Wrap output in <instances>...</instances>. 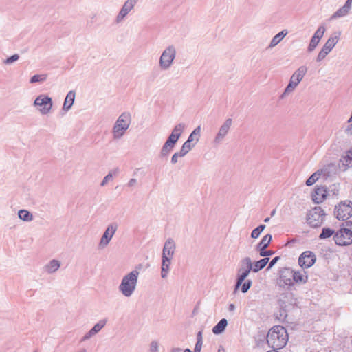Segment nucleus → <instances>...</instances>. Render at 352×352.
<instances>
[{"mask_svg":"<svg viewBox=\"0 0 352 352\" xmlns=\"http://www.w3.org/2000/svg\"><path fill=\"white\" fill-rule=\"evenodd\" d=\"M307 72V67L302 65L292 74L289 84L285 89L283 94L281 95V98H283L285 95L288 94L294 90L299 82L302 80Z\"/></svg>","mask_w":352,"mask_h":352,"instance_id":"6","label":"nucleus"},{"mask_svg":"<svg viewBox=\"0 0 352 352\" xmlns=\"http://www.w3.org/2000/svg\"><path fill=\"white\" fill-rule=\"evenodd\" d=\"M75 100V92L74 91H69L65 99L62 110L65 112H67L72 107Z\"/></svg>","mask_w":352,"mask_h":352,"instance_id":"20","label":"nucleus"},{"mask_svg":"<svg viewBox=\"0 0 352 352\" xmlns=\"http://www.w3.org/2000/svg\"><path fill=\"white\" fill-rule=\"evenodd\" d=\"M179 139V138H177L176 135H173V133H170V135L167 138L166 142L175 147V145L176 144Z\"/></svg>","mask_w":352,"mask_h":352,"instance_id":"43","label":"nucleus"},{"mask_svg":"<svg viewBox=\"0 0 352 352\" xmlns=\"http://www.w3.org/2000/svg\"><path fill=\"white\" fill-rule=\"evenodd\" d=\"M340 35L341 32L340 31L333 32L327 39L322 48L327 52L330 53L337 43L339 41Z\"/></svg>","mask_w":352,"mask_h":352,"instance_id":"17","label":"nucleus"},{"mask_svg":"<svg viewBox=\"0 0 352 352\" xmlns=\"http://www.w3.org/2000/svg\"><path fill=\"white\" fill-rule=\"evenodd\" d=\"M320 41L319 39H317L316 38L312 36L309 44L307 47V52L309 53L312 52L316 48Z\"/></svg>","mask_w":352,"mask_h":352,"instance_id":"38","label":"nucleus"},{"mask_svg":"<svg viewBox=\"0 0 352 352\" xmlns=\"http://www.w3.org/2000/svg\"><path fill=\"white\" fill-rule=\"evenodd\" d=\"M327 197V190L324 187H318L313 195V201L316 204L322 203Z\"/></svg>","mask_w":352,"mask_h":352,"instance_id":"19","label":"nucleus"},{"mask_svg":"<svg viewBox=\"0 0 352 352\" xmlns=\"http://www.w3.org/2000/svg\"><path fill=\"white\" fill-rule=\"evenodd\" d=\"M33 105L37 108L41 115H47L51 112L53 107L52 99L47 95L41 94L35 98Z\"/></svg>","mask_w":352,"mask_h":352,"instance_id":"7","label":"nucleus"},{"mask_svg":"<svg viewBox=\"0 0 352 352\" xmlns=\"http://www.w3.org/2000/svg\"><path fill=\"white\" fill-rule=\"evenodd\" d=\"M340 162L345 168L352 167V148L345 153L341 158Z\"/></svg>","mask_w":352,"mask_h":352,"instance_id":"24","label":"nucleus"},{"mask_svg":"<svg viewBox=\"0 0 352 352\" xmlns=\"http://www.w3.org/2000/svg\"><path fill=\"white\" fill-rule=\"evenodd\" d=\"M324 215L325 213L320 207H315L309 211L307 215V223L313 228H318L323 223Z\"/></svg>","mask_w":352,"mask_h":352,"instance_id":"10","label":"nucleus"},{"mask_svg":"<svg viewBox=\"0 0 352 352\" xmlns=\"http://www.w3.org/2000/svg\"><path fill=\"white\" fill-rule=\"evenodd\" d=\"M344 6H346V7H348L349 8H350L351 10L352 0H346L344 3Z\"/></svg>","mask_w":352,"mask_h":352,"instance_id":"54","label":"nucleus"},{"mask_svg":"<svg viewBox=\"0 0 352 352\" xmlns=\"http://www.w3.org/2000/svg\"><path fill=\"white\" fill-rule=\"evenodd\" d=\"M195 146V144H190L188 142H185L179 153L184 157Z\"/></svg>","mask_w":352,"mask_h":352,"instance_id":"36","label":"nucleus"},{"mask_svg":"<svg viewBox=\"0 0 352 352\" xmlns=\"http://www.w3.org/2000/svg\"><path fill=\"white\" fill-rule=\"evenodd\" d=\"M87 338V335H85V336H84V338H84V339H86Z\"/></svg>","mask_w":352,"mask_h":352,"instance_id":"63","label":"nucleus"},{"mask_svg":"<svg viewBox=\"0 0 352 352\" xmlns=\"http://www.w3.org/2000/svg\"><path fill=\"white\" fill-rule=\"evenodd\" d=\"M336 232L334 230L329 228H323L320 234L319 235L320 239H326L331 236H333Z\"/></svg>","mask_w":352,"mask_h":352,"instance_id":"33","label":"nucleus"},{"mask_svg":"<svg viewBox=\"0 0 352 352\" xmlns=\"http://www.w3.org/2000/svg\"><path fill=\"white\" fill-rule=\"evenodd\" d=\"M175 248L176 245L174 240L172 238H168L164 243L162 257L173 258Z\"/></svg>","mask_w":352,"mask_h":352,"instance_id":"16","label":"nucleus"},{"mask_svg":"<svg viewBox=\"0 0 352 352\" xmlns=\"http://www.w3.org/2000/svg\"><path fill=\"white\" fill-rule=\"evenodd\" d=\"M265 228V225H260L258 226L257 228H256L255 229H254L251 233V237L253 238V239H257L259 235L261 234V233L264 230V229Z\"/></svg>","mask_w":352,"mask_h":352,"instance_id":"39","label":"nucleus"},{"mask_svg":"<svg viewBox=\"0 0 352 352\" xmlns=\"http://www.w3.org/2000/svg\"><path fill=\"white\" fill-rule=\"evenodd\" d=\"M345 131H346V133L347 134L352 135V124H349V125L346 127V129Z\"/></svg>","mask_w":352,"mask_h":352,"instance_id":"53","label":"nucleus"},{"mask_svg":"<svg viewBox=\"0 0 352 352\" xmlns=\"http://www.w3.org/2000/svg\"><path fill=\"white\" fill-rule=\"evenodd\" d=\"M186 125L183 123L177 124L175 126L173 129L172 130L171 133L177 136V138H179L181 135L182 134Z\"/></svg>","mask_w":352,"mask_h":352,"instance_id":"35","label":"nucleus"},{"mask_svg":"<svg viewBox=\"0 0 352 352\" xmlns=\"http://www.w3.org/2000/svg\"><path fill=\"white\" fill-rule=\"evenodd\" d=\"M252 263L250 257L243 258L240 262V267L238 270L236 282L234 286V293L241 287L243 282L252 270Z\"/></svg>","mask_w":352,"mask_h":352,"instance_id":"4","label":"nucleus"},{"mask_svg":"<svg viewBox=\"0 0 352 352\" xmlns=\"http://www.w3.org/2000/svg\"><path fill=\"white\" fill-rule=\"evenodd\" d=\"M308 280V276L306 275V272L305 271H294V276H293V284L300 283L305 284Z\"/></svg>","mask_w":352,"mask_h":352,"instance_id":"21","label":"nucleus"},{"mask_svg":"<svg viewBox=\"0 0 352 352\" xmlns=\"http://www.w3.org/2000/svg\"><path fill=\"white\" fill-rule=\"evenodd\" d=\"M334 214L339 220L345 221L352 217V202L344 201L336 206Z\"/></svg>","mask_w":352,"mask_h":352,"instance_id":"8","label":"nucleus"},{"mask_svg":"<svg viewBox=\"0 0 352 352\" xmlns=\"http://www.w3.org/2000/svg\"><path fill=\"white\" fill-rule=\"evenodd\" d=\"M325 31V27L324 25H320L314 32L313 36L320 41V39L323 37Z\"/></svg>","mask_w":352,"mask_h":352,"instance_id":"40","label":"nucleus"},{"mask_svg":"<svg viewBox=\"0 0 352 352\" xmlns=\"http://www.w3.org/2000/svg\"><path fill=\"white\" fill-rule=\"evenodd\" d=\"M329 53L327 52V51H325L322 47L321 49V50L319 52L317 57H316V61L317 62H320L322 61L323 59L325 58V57L329 54Z\"/></svg>","mask_w":352,"mask_h":352,"instance_id":"44","label":"nucleus"},{"mask_svg":"<svg viewBox=\"0 0 352 352\" xmlns=\"http://www.w3.org/2000/svg\"><path fill=\"white\" fill-rule=\"evenodd\" d=\"M149 352H159V343L156 340H153L150 344Z\"/></svg>","mask_w":352,"mask_h":352,"instance_id":"45","label":"nucleus"},{"mask_svg":"<svg viewBox=\"0 0 352 352\" xmlns=\"http://www.w3.org/2000/svg\"><path fill=\"white\" fill-rule=\"evenodd\" d=\"M18 217L21 220L26 222H30L34 219L32 214L24 209L19 210Z\"/></svg>","mask_w":352,"mask_h":352,"instance_id":"31","label":"nucleus"},{"mask_svg":"<svg viewBox=\"0 0 352 352\" xmlns=\"http://www.w3.org/2000/svg\"><path fill=\"white\" fill-rule=\"evenodd\" d=\"M182 349L179 347H173L170 352H182Z\"/></svg>","mask_w":352,"mask_h":352,"instance_id":"55","label":"nucleus"},{"mask_svg":"<svg viewBox=\"0 0 352 352\" xmlns=\"http://www.w3.org/2000/svg\"><path fill=\"white\" fill-rule=\"evenodd\" d=\"M201 135V126H199L197 128H195L192 132L188 136L186 142H188L190 144H192L191 142L195 141L194 144H197L199 140V137Z\"/></svg>","mask_w":352,"mask_h":352,"instance_id":"27","label":"nucleus"},{"mask_svg":"<svg viewBox=\"0 0 352 352\" xmlns=\"http://www.w3.org/2000/svg\"><path fill=\"white\" fill-rule=\"evenodd\" d=\"M252 284V282L251 280H250V279L245 280L241 285V292L243 293H246L251 287Z\"/></svg>","mask_w":352,"mask_h":352,"instance_id":"41","label":"nucleus"},{"mask_svg":"<svg viewBox=\"0 0 352 352\" xmlns=\"http://www.w3.org/2000/svg\"><path fill=\"white\" fill-rule=\"evenodd\" d=\"M172 258L162 257V266H161V276L162 278L167 277Z\"/></svg>","mask_w":352,"mask_h":352,"instance_id":"22","label":"nucleus"},{"mask_svg":"<svg viewBox=\"0 0 352 352\" xmlns=\"http://www.w3.org/2000/svg\"><path fill=\"white\" fill-rule=\"evenodd\" d=\"M139 274L137 270H134L122 277L118 289L124 296L129 298L133 294L137 287Z\"/></svg>","mask_w":352,"mask_h":352,"instance_id":"2","label":"nucleus"},{"mask_svg":"<svg viewBox=\"0 0 352 352\" xmlns=\"http://www.w3.org/2000/svg\"><path fill=\"white\" fill-rule=\"evenodd\" d=\"M217 352H226V350L222 346H220L219 347Z\"/></svg>","mask_w":352,"mask_h":352,"instance_id":"58","label":"nucleus"},{"mask_svg":"<svg viewBox=\"0 0 352 352\" xmlns=\"http://www.w3.org/2000/svg\"><path fill=\"white\" fill-rule=\"evenodd\" d=\"M183 352H192L190 349H186Z\"/></svg>","mask_w":352,"mask_h":352,"instance_id":"60","label":"nucleus"},{"mask_svg":"<svg viewBox=\"0 0 352 352\" xmlns=\"http://www.w3.org/2000/svg\"><path fill=\"white\" fill-rule=\"evenodd\" d=\"M182 157L183 156L181 154H179V152L175 153L171 157V163L173 164H175L178 162L179 157Z\"/></svg>","mask_w":352,"mask_h":352,"instance_id":"48","label":"nucleus"},{"mask_svg":"<svg viewBox=\"0 0 352 352\" xmlns=\"http://www.w3.org/2000/svg\"><path fill=\"white\" fill-rule=\"evenodd\" d=\"M228 325V321L226 318H222L220 320L218 323L212 328L213 333L218 335L223 333L226 327Z\"/></svg>","mask_w":352,"mask_h":352,"instance_id":"26","label":"nucleus"},{"mask_svg":"<svg viewBox=\"0 0 352 352\" xmlns=\"http://www.w3.org/2000/svg\"><path fill=\"white\" fill-rule=\"evenodd\" d=\"M294 270L289 267H284L279 272V277L277 280V284L279 287L289 289L293 284Z\"/></svg>","mask_w":352,"mask_h":352,"instance_id":"9","label":"nucleus"},{"mask_svg":"<svg viewBox=\"0 0 352 352\" xmlns=\"http://www.w3.org/2000/svg\"><path fill=\"white\" fill-rule=\"evenodd\" d=\"M280 256H276L274 258H272V261L270 262V264L267 270L271 269L280 260Z\"/></svg>","mask_w":352,"mask_h":352,"instance_id":"49","label":"nucleus"},{"mask_svg":"<svg viewBox=\"0 0 352 352\" xmlns=\"http://www.w3.org/2000/svg\"><path fill=\"white\" fill-rule=\"evenodd\" d=\"M34 352H36V351H34Z\"/></svg>","mask_w":352,"mask_h":352,"instance_id":"64","label":"nucleus"},{"mask_svg":"<svg viewBox=\"0 0 352 352\" xmlns=\"http://www.w3.org/2000/svg\"><path fill=\"white\" fill-rule=\"evenodd\" d=\"M272 236L271 234H267L265 235L261 241L258 243L256 246V250H259L261 249H267L268 245L270 244Z\"/></svg>","mask_w":352,"mask_h":352,"instance_id":"28","label":"nucleus"},{"mask_svg":"<svg viewBox=\"0 0 352 352\" xmlns=\"http://www.w3.org/2000/svg\"><path fill=\"white\" fill-rule=\"evenodd\" d=\"M333 240L340 246L350 245L352 243V230L346 228H340L334 234Z\"/></svg>","mask_w":352,"mask_h":352,"instance_id":"11","label":"nucleus"},{"mask_svg":"<svg viewBox=\"0 0 352 352\" xmlns=\"http://www.w3.org/2000/svg\"><path fill=\"white\" fill-rule=\"evenodd\" d=\"M351 9L346 7V6H343L340 8H339L336 12H334L330 17V20H335L338 18L344 17L348 15L350 12Z\"/></svg>","mask_w":352,"mask_h":352,"instance_id":"23","label":"nucleus"},{"mask_svg":"<svg viewBox=\"0 0 352 352\" xmlns=\"http://www.w3.org/2000/svg\"><path fill=\"white\" fill-rule=\"evenodd\" d=\"M316 262V255L311 251H305L300 254L298 264L302 268H309Z\"/></svg>","mask_w":352,"mask_h":352,"instance_id":"15","label":"nucleus"},{"mask_svg":"<svg viewBox=\"0 0 352 352\" xmlns=\"http://www.w3.org/2000/svg\"><path fill=\"white\" fill-rule=\"evenodd\" d=\"M269 260L270 258H263L255 262L254 264H252V271L254 272H257L259 270L263 269L269 262Z\"/></svg>","mask_w":352,"mask_h":352,"instance_id":"29","label":"nucleus"},{"mask_svg":"<svg viewBox=\"0 0 352 352\" xmlns=\"http://www.w3.org/2000/svg\"><path fill=\"white\" fill-rule=\"evenodd\" d=\"M197 342L203 343L202 331H199L197 333Z\"/></svg>","mask_w":352,"mask_h":352,"instance_id":"52","label":"nucleus"},{"mask_svg":"<svg viewBox=\"0 0 352 352\" xmlns=\"http://www.w3.org/2000/svg\"><path fill=\"white\" fill-rule=\"evenodd\" d=\"M275 214H276V210H273L271 212L270 215H271V217H273L274 215H275Z\"/></svg>","mask_w":352,"mask_h":352,"instance_id":"59","label":"nucleus"},{"mask_svg":"<svg viewBox=\"0 0 352 352\" xmlns=\"http://www.w3.org/2000/svg\"><path fill=\"white\" fill-rule=\"evenodd\" d=\"M228 309H229V311H234L235 309L234 305V304H230Z\"/></svg>","mask_w":352,"mask_h":352,"instance_id":"57","label":"nucleus"},{"mask_svg":"<svg viewBox=\"0 0 352 352\" xmlns=\"http://www.w3.org/2000/svg\"><path fill=\"white\" fill-rule=\"evenodd\" d=\"M173 148H174V146H173L172 145H170L165 142L164 144L163 145V146L160 151V156L161 157H167L169 155V153L172 151Z\"/></svg>","mask_w":352,"mask_h":352,"instance_id":"34","label":"nucleus"},{"mask_svg":"<svg viewBox=\"0 0 352 352\" xmlns=\"http://www.w3.org/2000/svg\"><path fill=\"white\" fill-rule=\"evenodd\" d=\"M138 0H126L117 14L115 22L118 24L124 21L129 13L134 8Z\"/></svg>","mask_w":352,"mask_h":352,"instance_id":"12","label":"nucleus"},{"mask_svg":"<svg viewBox=\"0 0 352 352\" xmlns=\"http://www.w3.org/2000/svg\"><path fill=\"white\" fill-rule=\"evenodd\" d=\"M47 74H36L31 77L30 83L43 82L47 79Z\"/></svg>","mask_w":352,"mask_h":352,"instance_id":"37","label":"nucleus"},{"mask_svg":"<svg viewBox=\"0 0 352 352\" xmlns=\"http://www.w3.org/2000/svg\"><path fill=\"white\" fill-rule=\"evenodd\" d=\"M80 352H87L86 349H83L82 351H80Z\"/></svg>","mask_w":352,"mask_h":352,"instance_id":"62","label":"nucleus"},{"mask_svg":"<svg viewBox=\"0 0 352 352\" xmlns=\"http://www.w3.org/2000/svg\"><path fill=\"white\" fill-rule=\"evenodd\" d=\"M203 343L197 342L194 348L193 352H201Z\"/></svg>","mask_w":352,"mask_h":352,"instance_id":"50","label":"nucleus"},{"mask_svg":"<svg viewBox=\"0 0 352 352\" xmlns=\"http://www.w3.org/2000/svg\"><path fill=\"white\" fill-rule=\"evenodd\" d=\"M113 179V173H109L107 174L102 181L100 186H105L109 181H111Z\"/></svg>","mask_w":352,"mask_h":352,"instance_id":"47","label":"nucleus"},{"mask_svg":"<svg viewBox=\"0 0 352 352\" xmlns=\"http://www.w3.org/2000/svg\"><path fill=\"white\" fill-rule=\"evenodd\" d=\"M176 48L170 45L166 47L162 52L160 60L159 66L162 70H168L173 63L176 57Z\"/></svg>","mask_w":352,"mask_h":352,"instance_id":"5","label":"nucleus"},{"mask_svg":"<svg viewBox=\"0 0 352 352\" xmlns=\"http://www.w3.org/2000/svg\"><path fill=\"white\" fill-rule=\"evenodd\" d=\"M287 31L286 30H283L277 34H276L272 39L269 47L272 48L277 45L283 38L287 34Z\"/></svg>","mask_w":352,"mask_h":352,"instance_id":"25","label":"nucleus"},{"mask_svg":"<svg viewBox=\"0 0 352 352\" xmlns=\"http://www.w3.org/2000/svg\"><path fill=\"white\" fill-rule=\"evenodd\" d=\"M117 228L118 226L116 223H111L107 228L100 239L99 243L100 248L102 249L109 244L115 232H116Z\"/></svg>","mask_w":352,"mask_h":352,"instance_id":"14","label":"nucleus"},{"mask_svg":"<svg viewBox=\"0 0 352 352\" xmlns=\"http://www.w3.org/2000/svg\"><path fill=\"white\" fill-rule=\"evenodd\" d=\"M136 184H137V179L132 178L127 183V186L131 188V187H133L134 186H135Z\"/></svg>","mask_w":352,"mask_h":352,"instance_id":"51","label":"nucleus"},{"mask_svg":"<svg viewBox=\"0 0 352 352\" xmlns=\"http://www.w3.org/2000/svg\"><path fill=\"white\" fill-rule=\"evenodd\" d=\"M120 172V169L118 168H115L110 173H113V175H117Z\"/></svg>","mask_w":352,"mask_h":352,"instance_id":"56","label":"nucleus"},{"mask_svg":"<svg viewBox=\"0 0 352 352\" xmlns=\"http://www.w3.org/2000/svg\"><path fill=\"white\" fill-rule=\"evenodd\" d=\"M107 322V319L100 320L98 323H96L93 328L89 330V337L96 335L98 333L106 324Z\"/></svg>","mask_w":352,"mask_h":352,"instance_id":"30","label":"nucleus"},{"mask_svg":"<svg viewBox=\"0 0 352 352\" xmlns=\"http://www.w3.org/2000/svg\"><path fill=\"white\" fill-rule=\"evenodd\" d=\"M270 219V217H267L264 219V222L267 223V222H269Z\"/></svg>","mask_w":352,"mask_h":352,"instance_id":"61","label":"nucleus"},{"mask_svg":"<svg viewBox=\"0 0 352 352\" xmlns=\"http://www.w3.org/2000/svg\"><path fill=\"white\" fill-rule=\"evenodd\" d=\"M322 173L323 170H318L313 173L306 181V185L308 186H312L319 179Z\"/></svg>","mask_w":352,"mask_h":352,"instance_id":"32","label":"nucleus"},{"mask_svg":"<svg viewBox=\"0 0 352 352\" xmlns=\"http://www.w3.org/2000/svg\"><path fill=\"white\" fill-rule=\"evenodd\" d=\"M61 266V263L57 259H52L44 267V271L47 274H54L58 270Z\"/></svg>","mask_w":352,"mask_h":352,"instance_id":"18","label":"nucleus"},{"mask_svg":"<svg viewBox=\"0 0 352 352\" xmlns=\"http://www.w3.org/2000/svg\"><path fill=\"white\" fill-rule=\"evenodd\" d=\"M288 341V334L286 329L280 325L272 327L267 335V342L274 349L283 348Z\"/></svg>","mask_w":352,"mask_h":352,"instance_id":"1","label":"nucleus"},{"mask_svg":"<svg viewBox=\"0 0 352 352\" xmlns=\"http://www.w3.org/2000/svg\"><path fill=\"white\" fill-rule=\"evenodd\" d=\"M261 256L267 258V256H271L274 254V251L267 250L266 249H261L258 250Z\"/></svg>","mask_w":352,"mask_h":352,"instance_id":"46","label":"nucleus"},{"mask_svg":"<svg viewBox=\"0 0 352 352\" xmlns=\"http://www.w3.org/2000/svg\"><path fill=\"white\" fill-rule=\"evenodd\" d=\"M132 120L131 113L124 111L118 118L112 129L114 140L121 139L129 128Z\"/></svg>","mask_w":352,"mask_h":352,"instance_id":"3","label":"nucleus"},{"mask_svg":"<svg viewBox=\"0 0 352 352\" xmlns=\"http://www.w3.org/2000/svg\"><path fill=\"white\" fill-rule=\"evenodd\" d=\"M232 124V120L231 118H228L225 120L223 124L220 126L219 131L214 139V142L216 144H220L224 140L228 133Z\"/></svg>","mask_w":352,"mask_h":352,"instance_id":"13","label":"nucleus"},{"mask_svg":"<svg viewBox=\"0 0 352 352\" xmlns=\"http://www.w3.org/2000/svg\"><path fill=\"white\" fill-rule=\"evenodd\" d=\"M19 58V56L17 54H13L10 57L5 59L3 60V63L6 65H10L16 61H17Z\"/></svg>","mask_w":352,"mask_h":352,"instance_id":"42","label":"nucleus"}]
</instances>
